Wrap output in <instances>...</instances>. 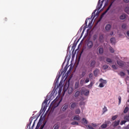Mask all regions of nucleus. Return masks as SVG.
<instances>
[{
    "mask_svg": "<svg viewBox=\"0 0 129 129\" xmlns=\"http://www.w3.org/2000/svg\"><path fill=\"white\" fill-rule=\"evenodd\" d=\"M86 48L87 50H91V48H93V42L90 40L88 41L86 43Z\"/></svg>",
    "mask_w": 129,
    "mask_h": 129,
    "instance_id": "obj_1",
    "label": "nucleus"
},
{
    "mask_svg": "<svg viewBox=\"0 0 129 129\" xmlns=\"http://www.w3.org/2000/svg\"><path fill=\"white\" fill-rule=\"evenodd\" d=\"M103 3H104V0H99L96 7L97 11H99V10L102 7Z\"/></svg>",
    "mask_w": 129,
    "mask_h": 129,
    "instance_id": "obj_2",
    "label": "nucleus"
},
{
    "mask_svg": "<svg viewBox=\"0 0 129 129\" xmlns=\"http://www.w3.org/2000/svg\"><path fill=\"white\" fill-rule=\"evenodd\" d=\"M67 89H68V92L69 94H71L72 93V92L73 91V88L72 87H69V88L67 87L66 88L64 86L63 89L64 92L67 91Z\"/></svg>",
    "mask_w": 129,
    "mask_h": 129,
    "instance_id": "obj_3",
    "label": "nucleus"
},
{
    "mask_svg": "<svg viewBox=\"0 0 129 129\" xmlns=\"http://www.w3.org/2000/svg\"><path fill=\"white\" fill-rule=\"evenodd\" d=\"M69 107V104L68 103H65L61 107V110L62 111H65L67 110V109Z\"/></svg>",
    "mask_w": 129,
    "mask_h": 129,
    "instance_id": "obj_4",
    "label": "nucleus"
},
{
    "mask_svg": "<svg viewBox=\"0 0 129 129\" xmlns=\"http://www.w3.org/2000/svg\"><path fill=\"white\" fill-rule=\"evenodd\" d=\"M82 94H84V95H85L86 96H87L89 94V91L87 89H84L82 90L81 92Z\"/></svg>",
    "mask_w": 129,
    "mask_h": 129,
    "instance_id": "obj_5",
    "label": "nucleus"
},
{
    "mask_svg": "<svg viewBox=\"0 0 129 129\" xmlns=\"http://www.w3.org/2000/svg\"><path fill=\"white\" fill-rule=\"evenodd\" d=\"M95 64H96V61H95V60H91L90 68H94V67H95Z\"/></svg>",
    "mask_w": 129,
    "mask_h": 129,
    "instance_id": "obj_6",
    "label": "nucleus"
},
{
    "mask_svg": "<svg viewBox=\"0 0 129 129\" xmlns=\"http://www.w3.org/2000/svg\"><path fill=\"white\" fill-rule=\"evenodd\" d=\"M111 6H112V4H111L108 7V8L106 9V10L102 14L101 18H102V17H103L104 15H105V14H106L107 12H108V11H109V9H110V8H111Z\"/></svg>",
    "mask_w": 129,
    "mask_h": 129,
    "instance_id": "obj_7",
    "label": "nucleus"
},
{
    "mask_svg": "<svg viewBox=\"0 0 129 129\" xmlns=\"http://www.w3.org/2000/svg\"><path fill=\"white\" fill-rule=\"evenodd\" d=\"M119 122H120V121L119 120L114 121L113 122V126L114 127H115L116 126H117V125H119Z\"/></svg>",
    "mask_w": 129,
    "mask_h": 129,
    "instance_id": "obj_8",
    "label": "nucleus"
},
{
    "mask_svg": "<svg viewBox=\"0 0 129 129\" xmlns=\"http://www.w3.org/2000/svg\"><path fill=\"white\" fill-rule=\"evenodd\" d=\"M117 63L119 66H120V67H123V66H124V63L121 60H117Z\"/></svg>",
    "mask_w": 129,
    "mask_h": 129,
    "instance_id": "obj_9",
    "label": "nucleus"
},
{
    "mask_svg": "<svg viewBox=\"0 0 129 129\" xmlns=\"http://www.w3.org/2000/svg\"><path fill=\"white\" fill-rule=\"evenodd\" d=\"M77 106V103L76 102H74V103H72L71 104V109H74V108Z\"/></svg>",
    "mask_w": 129,
    "mask_h": 129,
    "instance_id": "obj_10",
    "label": "nucleus"
},
{
    "mask_svg": "<svg viewBox=\"0 0 129 129\" xmlns=\"http://www.w3.org/2000/svg\"><path fill=\"white\" fill-rule=\"evenodd\" d=\"M111 29V25L110 24H107L105 27L106 31H109Z\"/></svg>",
    "mask_w": 129,
    "mask_h": 129,
    "instance_id": "obj_11",
    "label": "nucleus"
},
{
    "mask_svg": "<svg viewBox=\"0 0 129 129\" xmlns=\"http://www.w3.org/2000/svg\"><path fill=\"white\" fill-rule=\"evenodd\" d=\"M74 120H80V116L79 115H75L73 118Z\"/></svg>",
    "mask_w": 129,
    "mask_h": 129,
    "instance_id": "obj_12",
    "label": "nucleus"
},
{
    "mask_svg": "<svg viewBox=\"0 0 129 129\" xmlns=\"http://www.w3.org/2000/svg\"><path fill=\"white\" fill-rule=\"evenodd\" d=\"M82 121L83 124H87V123H88V121L85 118H83V119H82Z\"/></svg>",
    "mask_w": 129,
    "mask_h": 129,
    "instance_id": "obj_13",
    "label": "nucleus"
},
{
    "mask_svg": "<svg viewBox=\"0 0 129 129\" xmlns=\"http://www.w3.org/2000/svg\"><path fill=\"white\" fill-rule=\"evenodd\" d=\"M99 81L101 82V83L104 84V85H105V84L107 83L106 80H103L102 79H100Z\"/></svg>",
    "mask_w": 129,
    "mask_h": 129,
    "instance_id": "obj_14",
    "label": "nucleus"
},
{
    "mask_svg": "<svg viewBox=\"0 0 129 129\" xmlns=\"http://www.w3.org/2000/svg\"><path fill=\"white\" fill-rule=\"evenodd\" d=\"M79 87V82H76L75 84V89H77Z\"/></svg>",
    "mask_w": 129,
    "mask_h": 129,
    "instance_id": "obj_15",
    "label": "nucleus"
},
{
    "mask_svg": "<svg viewBox=\"0 0 129 129\" xmlns=\"http://www.w3.org/2000/svg\"><path fill=\"white\" fill-rule=\"evenodd\" d=\"M98 52L99 54H102L103 53V48L101 47L98 48Z\"/></svg>",
    "mask_w": 129,
    "mask_h": 129,
    "instance_id": "obj_16",
    "label": "nucleus"
},
{
    "mask_svg": "<svg viewBox=\"0 0 129 129\" xmlns=\"http://www.w3.org/2000/svg\"><path fill=\"white\" fill-rule=\"evenodd\" d=\"M80 95V91H77L75 93V97H78L79 95Z\"/></svg>",
    "mask_w": 129,
    "mask_h": 129,
    "instance_id": "obj_17",
    "label": "nucleus"
},
{
    "mask_svg": "<svg viewBox=\"0 0 129 129\" xmlns=\"http://www.w3.org/2000/svg\"><path fill=\"white\" fill-rule=\"evenodd\" d=\"M104 38V37H103V35H100L99 37V42H103Z\"/></svg>",
    "mask_w": 129,
    "mask_h": 129,
    "instance_id": "obj_18",
    "label": "nucleus"
},
{
    "mask_svg": "<svg viewBox=\"0 0 129 129\" xmlns=\"http://www.w3.org/2000/svg\"><path fill=\"white\" fill-rule=\"evenodd\" d=\"M125 18H126L125 14H122L120 16V20H124Z\"/></svg>",
    "mask_w": 129,
    "mask_h": 129,
    "instance_id": "obj_19",
    "label": "nucleus"
},
{
    "mask_svg": "<svg viewBox=\"0 0 129 129\" xmlns=\"http://www.w3.org/2000/svg\"><path fill=\"white\" fill-rule=\"evenodd\" d=\"M101 128H106V127H107V124L105 123V124H103L101 125Z\"/></svg>",
    "mask_w": 129,
    "mask_h": 129,
    "instance_id": "obj_20",
    "label": "nucleus"
},
{
    "mask_svg": "<svg viewBox=\"0 0 129 129\" xmlns=\"http://www.w3.org/2000/svg\"><path fill=\"white\" fill-rule=\"evenodd\" d=\"M124 120H126V121H129V115H126L124 117Z\"/></svg>",
    "mask_w": 129,
    "mask_h": 129,
    "instance_id": "obj_21",
    "label": "nucleus"
},
{
    "mask_svg": "<svg viewBox=\"0 0 129 129\" xmlns=\"http://www.w3.org/2000/svg\"><path fill=\"white\" fill-rule=\"evenodd\" d=\"M129 108L128 107L126 106V107H125L123 112L124 113H127V111H128Z\"/></svg>",
    "mask_w": 129,
    "mask_h": 129,
    "instance_id": "obj_22",
    "label": "nucleus"
},
{
    "mask_svg": "<svg viewBox=\"0 0 129 129\" xmlns=\"http://www.w3.org/2000/svg\"><path fill=\"white\" fill-rule=\"evenodd\" d=\"M71 124H72L73 125H78L79 123L77 121H73L71 123Z\"/></svg>",
    "mask_w": 129,
    "mask_h": 129,
    "instance_id": "obj_23",
    "label": "nucleus"
},
{
    "mask_svg": "<svg viewBox=\"0 0 129 129\" xmlns=\"http://www.w3.org/2000/svg\"><path fill=\"white\" fill-rule=\"evenodd\" d=\"M110 42L112 44H114V43L115 42V38H111L110 39Z\"/></svg>",
    "mask_w": 129,
    "mask_h": 129,
    "instance_id": "obj_24",
    "label": "nucleus"
},
{
    "mask_svg": "<svg viewBox=\"0 0 129 129\" xmlns=\"http://www.w3.org/2000/svg\"><path fill=\"white\" fill-rule=\"evenodd\" d=\"M86 75V71H82L81 74V77H84Z\"/></svg>",
    "mask_w": 129,
    "mask_h": 129,
    "instance_id": "obj_25",
    "label": "nucleus"
},
{
    "mask_svg": "<svg viewBox=\"0 0 129 129\" xmlns=\"http://www.w3.org/2000/svg\"><path fill=\"white\" fill-rule=\"evenodd\" d=\"M106 61L108 62V63H112V60L109 58H107Z\"/></svg>",
    "mask_w": 129,
    "mask_h": 129,
    "instance_id": "obj_26",
    "label": "nucleus"
},
{
    "mask_svg": "<svg viewBox=\"0 0 129 129\" xmlns=\"http://www.w3.org/2000/svg\"><path fill=\"white\" fill-rule=\"evenodd\" d=\"M60 128V126L58 125V124H55L53 126V129H59Z\"/></svg>",
    "mask_w": 129,
    "mask_h": 129,
    "instance_id": "obj_27",
    "label": "nucleus"
},
{
    "mask_svg": "<svg viewBox=\"0 0 129 129\" xmlns=\"http://www.w3.org/2000/svg\"><path fill=\"white\" fill-rule=\"evenodd\" d=\"M95 12H96V10H95L92 14V18L93 19H94V18H95Z\"/></svg>",
    "mask_w": 129,
    "mask_h": 129,
    "instance_id": "obj_28",
    "label": "nucleus"
},
{
    "mask_svg": "<svg viewBox=\"0 0 129 129\" xmlns=\"http://www.w3.org/2000/svg\"><path fill=\"white\" fill-rule=\"evenodd\" d=\"M117 117H118V115H115L112 116V120H115V119H116V118H117Z\"/></svg>",
    "mask_w": 129,
    "mask_h": 129,
    "instance_id": "obj_29",
    "label": "nucleus"
},
{
    "mask_svg": "<svg viewBox=\"0 0 129 129\" xmlns=\"http://www.w3.org/2000/svg\"><path fill=\"white\" fill-rule=\"evenodd\" d=\"M119 75H120V76L121 77H122L124 76V75H125V74L123 72H120L119 74Z\"/></svg>",
    "mask_w": 129,
    "mask_h": 129,
    "instance_id": "obj_30",
    "label": "nucleus"
},
{
    "mask_svg": "<svg viewBox=\"0 0 129 129\" xmlns=\"http://www.w3.org/2000/svg\"><path fill=\"white\" fill-rule=\"evenodd\" d=\"M96 39H97V35L95 34L93 36V41H96Z\"/></svg>",
    "mask_w": 129,
    "mask_h": 129,
    "instance_id": "obj_31",
    "label": "nucleus"
},
{
    "mask_svg": "<svg viewBox=\"0 0 129 129\" xmlns=\"http://www.w3.org/2000/svg\"><path fill=\"white\" fill-rule=\"evenodd\" d=\"M126 122V120H122L120 122V125H122L123 124H125V123Z\"/></svg>",
    "mask_w": 129,
    "mask_h": 129,
    "instance_id": "obj_32",
    "label": "nucleus"
},
{
    "mask_svg": "<svg viewBox=\"0 0 129 129\" xmlns=\"http://www.w3.org/2000/svg\"><path fill=\"white\" fill-rule=\"evenodd\" d=\"M76 114H79V113H80V109H77L76 110Z\"/></svg>",
    "mask_w": 129,
    "mask_h": 129,
    "instance_id": "obj_33",
    "label": "nucleus"
},
{
    "mask_svg": "<svg viewBox=\"0 0 129 129\" xmlns=\"http://www.w3.org/2000/svg\"><path fill=\"white\" fill-rule=\"evenodd\" d=\"M107 111V108L106 106H104V107L103 108V113H104V112H106Z\"/></svg>",
    "mask_w": 129,
    "mask_h": 129,
    "instance_id": "obj_34",
    "label": "nucleus"
},
{
    "mask_svg": "<svg viewBox=\"0 0 129 129\" xmlns=\"http://www.w3.org/2000/svg\"><path fill=\"white\" fill-rule=\"evenodd\" d=\"M109 51L111 53H114V49L112 47L109 48Z\"/></svg>",
    "mask_w": 129,
    "mask_h": 129,
    "instance_id": "obj_35",
    "label": "nucleus"
},
{
    "mask_svg": "<svg viewBox=\"0 0 129 129\" xmlns=\"http://www.w3.org/2000/svg\"><path fill=\"white\" fill-rule=\"evenodd\" d=\"M89 81H90L89 78H86L85 80V83H88Z\"/></svg>",
    "mask_w": 129,
    "mask_h": 129,
    "instance_id": "obj_36",
    "label": "nucleus"
},
{
    "mask_svg": "<svg viewBox=\"0 0 129 129\" xmlns=\"http://www.w3.org/2000/svg\"><path fill=\"white\" fill-rule=\"evenodd\" d=\"M99 87H101V88H102V87H104V86H105V85L101 83L99 84Z\"/></svg>",
    "mask_w": 129,
    "mask_h": 129,
    "instance_id": "obj_37",
    "label": "nucleus"
},
{
    "mask_svg": "<svg viewBox=\"0 0 129 129\" xmlns=\"http://www.w3.org/2000/svg\"><path fill=\"white\" fill-rule=\"evenodd\" d=\"M80 84L81 85H83V84H84V79H82V80H81Z\"/></svg>",
    "mask_w": 129,
    "mask_h": 129,
    "instance_id": "obj_38",
    "label": "nucleus"
},
{
    "mask_svg": "<svg viewBox=\"0 0 129 129\" xmlns=\"http://www.w3.org/2000/svg\"><path fill=\"white\" fill-rule=\"evenodd\" d=\"M87 126L88 128H89V129H94L93 128V127H92V126H91V125H90V124L87 125Z\"/></svg>",
    "mask_w": 129,
    "mask_h": 129,
    "instance_id": "obj_39",
    "label": "nucleus"
},
{
    "mask_svg": "<svg viewBox=\"0 0 129 129\" xmlns=\"http://www.w3.org/2000/svg\"><path fill=\"white\" fill-rule=\"evenodd\" d=\"M118 100H119L118 104H120V103L121 102V97H120V96L118 97Z\"/></svg>",
    "mask_w": 129,
    "mask_h": 129,
    "instance_id": "obj_40",
    "label": "nucleus"
},
{
    "mask_svg": "<svg viewBox=\"0 0 129 129\" xmlns=\"http://www.w3.org/2000/svg\"><path fill=\"white\" fill-rule=\"evenodd\" d=\"M103 69H104V70L107 69V68H108V66L107 65H104L103 66Z\"/></svg>",
    "mask_w": 129,
    "mask_h": 129,
    "instance_id": "obj_41",
    "label": "nucleus"
},
{
    "mask_svg": "<svg viewBox=\"0 0 129 129\" xmlns=\"http://www.w3.org/2000/svg\"><path fill=\"white\" fill-rule=\"evenodd\" d=\"M126 28V24H123L122 25V28L125 29Z\"/></svg>",
    "mask_w": 129,
    "mask_h": 129,
    "instance_id": "obj_42",
    "label": "nucleus"
},
{
    "mask_svg": "<svg viewBox=\"0 0 129 129\" xmlns=\"http://www.w3.org/2000/svg\"><path fill=\"white\" fill-rule=\"evenodd\" d=\"M85 104V103L84 101H81L80 102V105H84Z\"/></svg>",
    "mask_w": 129,
    "mask_h": 129,
    "instance_id": "obj_43",
    "label": "nucleus"
},
{
    "mask_svg": "<svg viewBox=\"0 0 129 129\" xmlns=\"http://www.w3.org/2000/svg\"><path fill=\"white\" fill-rule=\"evenodd\" d=\"M97 71H98V70H95L94 71V74L95 76L97 75V74H96V72H97Z\"/></svg>",
    "mask_w": 129,
    "mask_h": 129,
    "instance_id": "obj_44",
    "label": "nucleus"
},
{
    "mask_svg": "<svg viewBox=\"0 0 129 129\" xmlns=\"http://www.w3.org/2000/svg\"><path fill=\"white\" fill-rule=\"evenodd\" d=\"M123 129H129V124L127 126L123 127Z\"/></svg>",
    "mask_w": 129,
    "mask_h": 129,
    "instance_id": "obj_45",
    "label": "nucleus"
},
{
    "mask_svg": "<svg viewBox=\"0 0 129 129\" xmlns=\"http://www.w3.org/2000/svg\"><path fill=\"white\" fill-rule=\"evenodd\" d=\"M89 78H92V77H93V75L92 73L90 74L89 75Z\"/></svg>",
    "mask_w": 129,
    "mask_h": 129,
    "instance_id": "obj_46",
    "label": "nucleus"
},
{
    "mask_svg": "<svg viewBox=\"0 0 129 129\" xmlns=\"http://www.w3.org/2000/svg\"><path fill=\"white\" fill-rule=\"evenodd\" d=\"M124 3H125L126 4H127L129 3V0H123Z\"/></svg>",
    "mask_w": 129,
    "mask_h": 129,
    "instance_id": "obj_47",
    "label": "nucleus"
},
{
    "mask_svg": "<svg viewBox=\"0 0 129 129\" xmlns=\"http://www.w3.org/2000/svg\"><path fill=\"white\" fill-rule=\"evenodd\" d=\"M92 125L94 127H96L97 126V125H96V124L92 123Z\"/></svg>",
    "mask_w": 129,
    "mask_h": 129,
    "instance_id": "obj_48",
    "label": "nucleus"
},
{
    "mask_svg": "<svg viewBox=\"0 0 129 129\" xmlns=\"http://www.w3.org/2000/svg\"><path fill=\"white\" fill-rule=\"evenodd\" d=\"M32 121H33V118H30L29 120V123H32Z\"/></svg>",
    "mask_w": 129,
    "mask_h": 129,
    "instance_id": "obj_49",
    "label": "nucleus"
},
{
    "mask_svg": "<svg viewBox=\"0 0 129 129\" xmlns=\"http://www.w3.org/2000/svg\"><path fill=\"white\" fill-rule=\"evenodd\" d=\"M112 67L113 69H116V66L115 65L112 66Z\"/></svg>",
    "mask_w": 129,
    "mask_h": 129,
    "instance_id": "obj_50",
    "label": "nucleus"
},
{
    "mask_svg": "<svg viewBox=\"0 0 129 129\" xmlns=\"http://www.w3.org/2000/svg\"><path fill=\"white\" fill-rule=\"evenodd\" d=\"M92 85H93V82H91L90 84H89V86H92Z\"/></svg>",
    "mask_w": 129,
    "mask_h": 129,
    "instance_id": "obj_51",
    "label": "nucleus"
},
{
    "mask_svg": "<svg viewBox=\"0 0 129 129\" xmlns=\"http://www.w3.org/2000/svg\"><path fill=\"white\" fill-rule=\"evenodd\" d=\"M60 102H61V100L59 101L57 103V105H56V106H55V107H57V106H58V105H59V104H60Z\"/></svg>",
    "mask_w": 129,
    "mask_h": 129,
    "instance_id": "obj_52",
    "label": "nucleus"
},
{
    "mask_svg": "<svg viewBox=\"0 0 129 129\" xmlns=\"http://www.w3.org/2000/svg\"><path fill=\"white\" fill-rule=\"evenodd\" d=\"M87 22H88V20L87 19L85 21V25H87Z\"/></svg>",
    "mask_w": 129,
    "mask_h": 129,
    "instance_id": "obj_53",
    "label": "nucleus"
},
{
    "mask_svg": "<svg viewBox=\"0 0 129 129\" xmlns=\"http://www.w3.org/2000/svg\"><path fill=\"white\" fill-rule=\"evenodd\" d=\"M58 82H59V78H58L56 79V83H58Z\"/></svg>",
    "mask_w": 129,
    "mask_h": 129,
    "instance_id": "obj_54",
    "label": "nucleus"
},
{
    "mask_svg": "<svg viewBox=\"0 0 129 129\" xmlns=\"http://www.w3.org/2000/svg\"><path fill=\"white\" fill-rule=\"evenodd\" d=\"M126 35H127V36L128 37H129V31H127V32H126Z\"/></svg>",
    "mask_w": 129,
    "mask_h": 129,
    "instance_id": "obj_55",
    "label": "nucleus"
},
{
    "mask_svg": "<svg viewBox=\"0 0 129 129\" xmlns=\"http://www.w3.org/2000/svg\"><path fill=\"white\" fill-rule=\"evenodd\" d=\"M29 128H30V126H31V123L28 124L27 127H29Z\"/></svg>",
    "mask_w": 129,
    "mask_h": 129,
    "instance_id": "obj_56",
    "label": "nucleus"
},
{
    "mask_svg": "<svg viewBox=\"0 0 129 129\" xmlns=\"http://www.w3.org/2000/svg\"><path fill=\"white\" fill-rule=\"evenodd\" d=\"M43 103H47V100H45Z\"/></svg>",
    "mask_w": 129,
    "mask_h": 129,
    "instance_id": "obj_57",
    "label": "nucleus"
},
{
    "mask_svg": "<svg viewBox=\"0 0 129 129\" xmlns=\"http://www.w3.org/2000/svg\"><path fill=\"white\" fill-rule=\"evenodd\" d=\"M110 35L112 36V35H113V32H111V33L110 34Z\"/></svg>",
    "mask_w": 129,
    "mask_h": 129,
    "instance_id": "obj_58",
    "label": "nucleus"
},
{
    "mask_svg": "<svg viewBox=\"0 0 129 129\" xmlns=\"http://www.w3.org/2000/svg\"><path fill=\"white\" fill-rule=\"evenodd\" d=\"M64 71H66V72L67 71V68H64Z\"/></svg>",
    "mask_w": 129,
    "mask_h": 129,
    "instance_id": "obj_59",
    "label": "nucleus"
},
{
    "mask_svg": "<svg viewBox=\"0 0 129 129\" xmlns=\"http://www.w3.org/2000/svg\"><path fill=\"white\" fill-rule=\"evenodd\" d=\"M67 73H68V74H69V73H70V71H68Z\"/></svg>",
    "mask_w": 129,
    "mask_h": 129,
    "instance_id": "obj_60",
    "label": "nucleus"
},
{
    "mask_svg": "<svg viewBox=\"0 0 129 129\" xmlns=\"http://www.w3.org/2000/svg\"><path fill=\"white\" fill-rule=\"evenodd\" d=\"M127 73H128V75H129V70H127Z\"/></svg>",
    "mask_w": 129,
    "mask_h": 129,
    "instance_id": "obj_61",
    "label": "nucleus"
},
{
    "mask_svg": "<svg viewBox=\"0 0 129 129\" xmlns=\"http://www.w3.org/2000/svg\"><path fill=\"white\" fill-rule=\"evenodd\" d=\"M60 85H61V82L59 84L58 86H60Z\"/></svg>",
    "mask_w": 129,
    "mask_h": 129,
    "instance_id": "obj_62",
    "label": "nucleus"
},
{
    "mask_svg": "<svg viewBox=\"0 0 129 129\" xmlns=\"http://www.w3.org/2000/svg\"><path fill=\"white\" fill-rule=\"evenodd\" d=\"M127 9H128V8H126L125 9V11H126V10H127Z\"/></svg>",
    "mask_w": 129,
    "mask_h": 129,
    "instance_id": "obj_63",
    "label": "nucleus"
},
{
    "mask_svg": "<svg viewBox=\"0 0 129 129\" xmlns=\"http://www.w3.org/2000/svg\"><path fill=\"white\" fill-rule=\"evenodd\" d=\"M43 127H44V126H43L42 127H41V128L40 129H43Z\"/></svg>",
    "mask_w": 129,
    "mask_h": 129,
    "instance_id": "obj_64",
    "label": "nucleus"
}]
</instances>
